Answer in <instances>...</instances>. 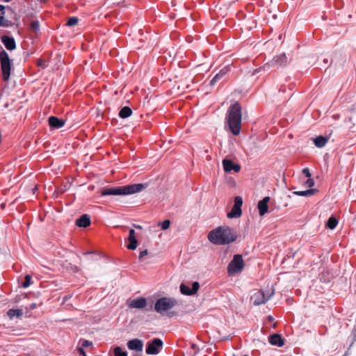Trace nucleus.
<instances>
[{
    "mask_svg": "<svg viewBox=\"0 0 356 356\" xmlns=\"http://www.w3.org/2000/svg\"><path fill=\"white\" fill-rule=\"evenodd\" d=\"M237 233L227 226L218 227L208 234V239L216 245H227L236 240Z\"/></svg>",
    "mask_w": 356,
    "mask_h": 356,
    "instance_id": "obj_1",
    "label": "nucleus"
},
{
    "mask_svg": "<svg viewBox=\"0 0 356 356\" xmlns=\"http://www.w3.org/2000/svg\"><path fill=\"white\" fill-rule=\"evenodd\" d=\"M241 105L238 102L231 105L227 113L226 122L234 136H238L241 132Z\"/></svg>",
    "mask_w": 356,
    "mask_h": 356,
    "instance_id": "obj_2",
    "label": "nucleus"
},
{
    "mask_svg": "<svg viewBox=\"0 0 356 356\" xmlns=\"http://www.w3.org/2000/svg\"><path fill=\"white\" fill-rule=\"evenodd\" d=\"M145 188L143 184H135L123 186L104 188L101 191V195H128L140 192Z\"/></svg>",
    "mask_w": 356,
    "mask_h": 356,
    "instance_id": "obj_3",
    "label": "nucleus"
},
{
    "mask_svg": "<svg viewBox=\"0 0 356 356\" xmlns=\"http://www.w3.org/2000/svg\"><path fill=\"white\" fill-rule=\"evenodd\" d=\"M178 305L174 298L163 297L158 299L154 304V310L161 315H165L170 309Z\"/></svg>",
    "mask_w": 356,
    "mask_h": 356,
    "instance_id": "obj_4",
    "label": "nucleus"
},
{
    "mask_svg": "<svg viewBox=\"0 0 356 356\" xmlns=\"http://www.w3.org/2000/svg\"><path fill=\"white\" fill-rule=\"evenodd\" d=\"M273 291L254 289L252 291L250 300L255 305H259L266 303L273 295Z\"/></svg>",
    "mask_w": 356,
    "mask_h": 356,
    "instance_id": "obj_5",
    "label": "nucleus"
},
{
    "mask_svg": "<svg viewBox=\"0 0 356 356\" xmlns=\"http://www.w3.org/2000/svg\"><path fill=\"white\" fill-rule=\"evenodd\" d=\"M0 60L3 79L4 81H7L10 76L11 63L8 54L4 50L0 53Z\"/></svg>",
    "mask_w": 356,
    "mask_h": 356,
    "instance_id": "obj_6",
    "label": "nucleus"
},
{
    "mask_svg": "<svg viewBox=\"0 0 356 356\" xmlns=\"http://www.w3.org/2000/svg\"><path fill=\"white\" fill-rule=\"evenodd\" d=\"M287 63V58L285 54H281L279 56H275L269 63L264 65L261 68L256 69L254 74L259 72L261 70L268 72L270 67L275 66H281Z\"/></svg>",
    "mask_w": 356,
    "mask_h": 356,
    "instance_id": "obj_7",
    "label": "nucleus"
},
{
    "mask_svg": "<svg viewBox=\"0 0 356 356\" xmlns=\"http://www.w3.org/2000/svg\"><path fill=\"white\" fill-rule=\"evenodd\" d=\"M244 267V261L241 254H235L233 259L228 265L227 270L229 275H233L242 271Z\"/></svg>",
    "mask_w": 356,
    "mask_h": 356,
    "instance_id": "obj_8",
    "label": "nucleus"
},
{
    "mask_svg": "<svg viewBox=\"0 0 356 356\" xmlns=\"http://www.w3.org/2000/svg\"><path fill=\"white\" fill-rule=\"evenodd\" d=\"M163 343L161 339L155 338L147 343L146 353L147 355H157L163 348Z\"/></svg>",
    "mask_w": 356,
    "mask_h": 356,
    "instance_id": "obj_9",
    "label": "nucleus"
},
{
    "mask_svg": "<svg viewBox=\"0 0 356 356\" xmlns=\"http://www.w3.org/2000/svg\"><path fill=\"white\" fill-rule=\"evenodd\" d=\"M129 308L131 309H143L147 305V300L145 298H139L136 299H129L127 303Z\"/></svg>",
    "mask_w": 356,
    "mask_h": 356,
    "instance_id": "obj_10",
    "label": "nucleus"
},
{
    "mask_svg": "<svg viewBox=\"0 0 356 356\" xmlns=\"http://www.w3.org/2000/svg\"><path fill=\"white\" fill-rule=\"evenodd\" d=\"M199 288L200 284L197 282H194L193 283L191 289L185 284H181L180 285V291L182 294L192 296L198 291Z\"/></svg>",
    "mask_w": 356,
    "mask_h": 356,
    "instance_id": "obj_11",
    "label": "nucleus"
},
{
    "mask_svg": "<svg viewBox=\"0 0 356 356\" xmlns=\"http://www.w3.org/2000/svg\"><path fill=\"white\" fill-rule=\"evenodd\" d=\"M222 165L224 170L227 172H229L233 170L235 172H238L241 170V166L238 164L234 163L232 161L229 159H223Z\"/></svg>",
    "mask_w": 356,
    "mask_h": 356,
    "instance_id": "obj_12",
    "label": "nucleus"
},
{
    "mask_svg": "<svg viewBox=\"0 0 356 356\" xmlns=\"http://www.w3.org/2000/svg\"><path fill=\"white\" fill-rule=\"evenodd\" d=\"M127 347L131 350L142 351L143 343L138 339H131L127 342Z\"/></svg>",
    "mask_w": 356,
    "mask_h": 356,
    "instance_id": "obj_13",
    "label": "nucleus"
},
{
    "mask_svg": "<svg viewBox=\"0 0 356 356\" xmlns=\"http://www.w3.org/2000/svg\"><path fill=\"white\" fill-rule=\"evenodd\" d=\"M270 201L269 197H265L263 200H260L258 202L257 208L259 209V215L263 216H264L267 212L268 209V204Z\"/></svg>",
    "mask_w": 356,
    "mask_h": 356,
    "instance_id": "obj_14",
    "label": "nucleus"
},
{
    "mask_svg": "<svg viewBox=\"0 0 356 356\" xmlns=\"http://www.w3.org/2000/svg\"><path fill=\"white\" fill-rule=\"evenodd\" d=\"M1 42L5 45L8 50H13L16 47L15 41L13 38H10L8 35H3L1 37Z\"/></svg>",
    "mask_w": 356,
    "mask_h": 356,
    "instance_id": "obj_15",
    "label": "nucleus"
},
{
    "mask_svg": "<svg viewBox=\"0 0 356 356\" xmlns=\"http://www.w3.org/2000/svg\"><path fill=\"white\" fill-rule=\"evenodd\" d=\"M49 124L54 129H60L65 125V121L55 116L49 118Z\"/></svg>",
    "mask_w": 356,
    "mask_h": 356,
    "instance_id": "obj_16",
    "label": "nucleus"
},
{
    "mask_svg": "<svg viewBox=\"0 0 356 356\" xmlns=\"http://www.w3.org/2000/svg\"><path fill=\"white\" fill-rule=\"evenodd\" d=\"M229 71V67L225 66L216 74L214 77L211 80L210 85L214 86L220 79H221Z\"/></svg>",
    "mask_w": 356,
    "mask_h": 356,
    "instance_id": "obj_17",
    "label": "nucleus"
},
{
    "mask_svg": "<svg viewBox=\"0 0 356 356\" xmlns=\"http://www.w3.org/2000/svg\"><path fill=\"white\" fill-rule=\"evenodd\" d=\"M269 342L273 346L282 347L284 345V340L279 334H274L269 337Z\"/></svg>",
    "mask_w": 356,
    "mask_h": 356,
    "instance_id": "obj_18",
    "label": "nucleus"
},
{
    "mask_svg": "<svg viewBox=\"0 0 356 356\" xmlns=\"http://www.w3.org/2000/svg\"><path fill=\"white\" fill-rule=\"evenodd\" d=\"M76 225L79 227H87L90 225V216L87 214L81 216L76 220Z\"/></svg>",
    "mask_w": 356,
    "mask_h": 356,
    "instance_id": "obj_19",
    "label": "nucleus"
},
{
    "mask_svg": "<svg viewBox=\"0 0 356 356\" xmlns=\"http://www.w3.org/2000/svg\"><path fill=\"white\" fill-rule=\"evenodd\" d=\"M327 141L328 138L327 137L322 136H318L314 139V145H316V147L318 148L323 147L326 145Z\"/></svg>",
    "mask_w": 356,
    "mask_h": 356,
    "instance_id": "obj_20",
    "label": "nucleus"
},
{
    "mask_svg": "<svg viewBox=\"0 0 356 356\" xmlns=\"http://www.w3.org/2000/svg\"><path fill=\"white\" fill-rule=\"evenodd\" d=\"M131 109L129 106H124L121 108V110L119 112V117L124 119L131 116Z\"/></svg>",
    "mask_w": 356,
    "mask_h": 356,
    "instance_id": "obj_21",
    "label": "nucleus"
},
{
    "mask_svg": "<svg viewBox=\"0 0 356 356\" xmlns=\"http://www.w3.org/2000/svg\"><path fill=\"white\" fill-rule=\"evenodd\" d=\"M241 208H238L233 206L231 211L227 213V217L229 218H238L241 216Z\"/></svg>",
    "mask_w": 356,
    "mask_h": 356,
    "instance_id": "obj_22",
    "label": "nucleus"
},
{
    "mask_svg": "<svg viewBox=\"0 0 356 356\" xmlns=\"http://www.w3.org/2000/svg\"><path fill=\"white\" fill-rule=\"evenodd\" d=\"M23 312L19 309H10L7 312V315L10 318H13L14 317L19 318L22 316Z\"/></svg>",
    "mask_w": 356,
    "mask_h": 356,
    "instance_id": "obj_23",
    "label": "nucleus"
},
{
    "mask_svg": "<svg viewBox=\"0 0 356 356\" xmlns=\"http://www.w3.org/2000/svg\"><path fill=\"white\" fill-rule=\"evenodd\" d=\"M316 190V189H308L306 191H294L293 194L298 195V196H312L315 194Z\"/></svg>",
    "mask_w": 356,
    "mask_h": 356,
    "instance_id": "obj_24",
    "label": "nucleus"
},
{
    "mask_svg": "<svg viewBox=\"0 0 356 356\" xmlns=\"http://www.w3.org/2000/svg\"><path fill=\"white\" fill-rule=\"evenodd\" d=\"M338 224L337 220L334 217H330L327 221V227L331 229H334Z\"/></svg>",
    "mask_w": 356,
    "mask_h": 356,
    "instance_id": "obj_25",
    "label": "nucleus"
},
{
    "mask_svg": "<svg viewBox=\"0 0 356 356\" xmlns=\"http://www.w3.org/2000/svg\"><path fill=\"white\" fill-rule=\"evenodd\" d=\"M12 22L5 18L4 15L0 16V26L9 27L12 26Z\"/></svg>",
    "mask_w": 356,
    "mask_h": 356,
    "instance_id": "obj_26",
    "label": "nucleus"
},
{
    "mask_svg": "<svg viewBox=\"0 0 356 356\" xmlns=\"http://www.w3.org/2000/svg\"><path fill=\"white\" fill-rule=\"evenodd\" d=\"M115 356H127V353L125 351H122L120 346H117L114 348Z\"/></svg>",
    "mask_w": 356,
    "mask_h": 356,
    "instance_id": "obj_27",
    "label": "nucleus"
},
{
    "mask_svg": "<svg viewBox=\"0 0 356 356\" xmlns=\"http://www.w3.org/2000/svg\"><path fill=\"white\" fill-rule=\"evenodd\" d=\"M78 22H79V19L78 17H70L66 24L68 26H73L74 25H76L78 24Z\"/></svg>",
    "mask_w": 356,
    "mask_h": 356,
    "instance_id": "obj_28",
    "label": "nucleus"
},
{
    "mask_svg": "<svg viewBox=\"0 0 356 356\" xmlns=\"http://www.w3.org/2000/svg\"><path fill=\"white\" fill-rule=\"evenodd\" d=\"M31 284V276L30 275H26L25 276V280L22 283V286L24 288H28Z\"/></svg>",
    "mask_w": 356,
    "mask_h": 356,
    "instance_id": "obj_29",
    "label": "nucleus"
},
{
    "mask_svg": "<svg viewBox=\"0 0 356 356\" xmlns=\"http://www.w3.org/2000/svg\"><path fill=\"white\" fill-rule=\"evenodd\" d=\"M243 204V199L240 196H236L234 198V206L235 207L241 208V206Z\"/></svg>",
    "mask_w": 356,
    "mask_h": 356,
    "instance_id": "obj_30",
    "label": "nucleus"
},
{
    "mask_svg": "<svg viewBox=\"0 0 356 356\" xmlns=\"http://www.w3.org/2000/svg\"><path fill=\"white\" fill-rule=\"evenodd\" d=\"M31 27L34 31L38 32L40 30L39 22L38 21H33L31 23Z\"/></svg>",
    "mask_w": 356,
    "mask_h": 356,
    "instance_id": "obj_31",
    "label": "nucleus"
},
{
    "mask_svg": "<svg viewBox=\"0 0 356 356\" xmlns=\"http://www.w3.org/2000/svg\"><path fill=\"white\" fill-rule=\"evenodd\" d=\"M138 245V241H129V244L127 245V248L129 250H136Z\"/></svg>",
    "mask_w": 356,
    "mask_h": 356,
    "instance_id": "obj_32",
    "label": "nucleus"
},
{
    "mask_svg": "<svg viewBox=\"0 0 356 356\" xmlns=\"http://www.w3.org/2000/svg\"><path fill=\"white\" fill-rule=\"evenodd\" d=\"M93 343L92 341H88V340H86V339H82V348L83 349V348H87V347H90V346H92Z\"/></svg>",
    "mask_w": 356,
    "mask_h": 356,
    "instance_id": "obj_33",
    "label": "nucleus"
},
{
    "mask_svg": "<svg viewBox=\"0 0 356 356\" xmlns=\"http://www.w3.org/2000/svg\"><path fill=\"white\" fill-rule=\"evenodd\" d=\"M36 64L39 67H41V68H45L47 65H46V62L45 60H44L42 58H39L37 60V62H36Z\"/></svg>",
    "mask_w": 356,
    "mask_h": 356,
    "instance_id": "obj_34",
    "label": "nucleus"
},
{
    "mask_svg": "<svg viewBox=\"0 0 356 356\" xmlns=\"http://www.w3.org/2000/svg\"><path fill=\"white\" fill-rule=\"evenodd\" d=\"M161 225L163 230H166L170 225V221L169 220H165L162 223H161Z\"/></svg>",
    "mask_w": 356,
    "mask_h": 356,
    "instance_id": "obj_35",
    "label": "nucleus"
},
{
    "mask_svg": "<svg viewBox=\"0 0 356 356\" xmlns=\"http://www.w3.org/2000/svg\"><path fill=\"white\" fill-rule=\"evenodd\" d=\"M305 184H306L308 187L311 188V187L314 186V181L312 179H311V178L309 177V178L306 181Z\"/></svg>",
    "mask_w": 356,
    "mask_h": 356,
    "instance_id": "obj_36",
    "label": "nucleus"
},
{
    "mask_svg": "<svg viewBox=\"0 0 356 356\" xmlns=\"http://www.w3.org/2000/svg\"><path fill=\"white\" fill-rule=\"evenodd\" d=\"M76 350L79 353L80 356H87L85 350L82 348L77 347Z\"/></svg>",
    "mask_w": 356,
    "mask_h": 356,
    "instance_id": "obj_37",
    "label": "nucleus"
},
{
    "mask_svg": "<svg viewBox=\"0 0 356 356\" xmlns=\"http://www.w3.org/2000/svg\"><path fill=\"white\" fill-rule=\"evenodd\" d=\"M302 173L308 178L311 177L312 176L310 171L308 168H304L302 170Z\"/></svg>",
    "mask_w": 356,
    "mask_h": 356,
    "instance_id": "obj_38",
    "label": "nucleus"
},
{
    "mask_svg": "<svg viewBox=\"0 0 356 356\" xmlns=\"http://www.w3.org/2000/svg\"><path fill=\"white\" fill-rule=\"evenodd\" d=\"M148 252L147 250H143L139 254V259L141 260L147 254Z\"/></svg>",
    "mask_w": 356,
    "mask_h": 356,
    "instance_id": "obj_39",
    "label": "nucleus"
},
{
    "mask_svg": "<svg viewBox=\"0 0 356 356\" xmlns=\"http://www.w3.org/2000/svg\"><path fill=\"white\" fill-rule=\"evenodd\" d=\"M5 8H6V7L0 4V13L1 15H5V11H4Z\"/></svg>",
    "mask_w": 356,
    "mask_h": 356,
    "instance_id": "obj_40",
    "label": "nucleus"
},
{
    "mask_svg": "<svg viewBox=\"0 0 356 356\" xmlns=\"http://www.w3.org/2000/svg\"><path fill=\"white\" fill-rule=\"evenodd\" d=\"M129 236H135V230H134V229H129Z\"/></svg>",
    "mask_w": 356,
    "mask_h": 356,
    "instance_id": "obj_41",
    "label": "nucleus"
},
{
    "mask_svg": "<svg viewBox=\"0 0 356 356\" xmlns=\"http://www.w3.org/2000/svg\"><path fill=\"white\" fill-rule=\"evenodd\" d=\"M37 307V305L36 303H31L30 305H29V309H34Z\"/></svg>",
    "mask_w": 356,
    "mask_h": 356,
    "instance_id": "obj_42",
    "label": "nucleus"
},
{
    "mask_svg": "<svg viewBox=\"0 0 356 356\" xmlns=\"http://www.w3.org/2000/svg\"><path fill=\"white\" fill-rule=\"evenodd\" d=\"M135 240H137L136 236H128V241L129 242L131 241H135Z\"/></svg>",
    "mask_w": 356,
    "mask_h": 356,
    "instance_id": "obj_43",
    "label": "nucleus"
},
{
    "mask_svg": "<svg viewBox=\"0 0 356 356\" xmlns=\"http://www.w3.org/2000/svg\"><path fill=\"white\" fill-rule=\"evenodd\" d=\"M134 226L135 228H136L138 229H142V226L141 225H134Z\"/></svg>",
    "mask_w": 356,
    "mask_h": 356,
    "instance_id": "obj_44",
    "label": "nucleus"
},
{
    "mask_svg": "<svg viewBox=\"0 0 356 356\" xmlns=\"http://www.w3.org/2000/svg\"><path fill=\"white\" fill-rule=\"evenodd\" d=\"M5 2H10L11 0H3Z\"/></svg>",
    "mask_w": 356,
    "mask_h": 356,
    "instance_id": "obj_45",
    "label": "nucleus"
},
{
    "mask_svg": "<svg viewBox=\"0 0 356 356\" xmlns=\"http://www.w3.org/2000/svg\"><path fill=\"white\" fill-rule=\"evenodd\" d=\"M67 297H65V298H64V300H67Z\"/></svg>",
    "mask_w": 356,
    "mask_h": 356,
    "instance_id": "obj_46",
    "label": "nucleus"
},
{
    "mask_svg": "<svg viewBox=\"0 0 356 356\" xmlns=\"http://www.w3.org/2000/svg\"><path fill=\"white\" fill-rule=\"evenodd\" d=\"M243 356H248V355H243Z\"/></svg>",
    "mask_w": 356,
    "mask_h": 356,
    "instance_id": "obj_47",
    "label": "nucleus"
}]
</instances>
